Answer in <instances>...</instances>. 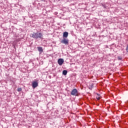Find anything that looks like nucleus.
Masks as SVG:
<instances>
[{
	"instance_id": "7",
	"label": "nucleus",
	"mask_w": 128,
	"mask_h": 128,
	"mask_svg": "<svg viewBox=\"0 0 128 128\" xmlns=\"http://www.w3.org/2000/svg\"><path fill=\"white\" fill-rule=\"evenodd\" d=\"M38 50L40 52H44V50H42V47H38Z\"/></svg>"
},
{
	"instance_id": "2",
	"label": "nucleus",
	"mask_w": 128,
	"mask_h": 128,
	"mask_svg": "<svg viewBox=\"0 0 128 128\" xmlns=\"http://www.w3.org/2000/svg\"><path fill=\"white\" fill-rule=\"evenodd\" d=\"M72 96H78V90L76 88L73 89L71 92Z\"/></svg>"
},
{
	"instance_id": "12",
	"label": "nucleus",
	"mask_w": 128,
	"mask_h": 128,
	"mask_svg": "<svg viewBox=\"0 0 128 128\" xmlns=\"http://www.w3.org/2000/svg\"><path fill=\"white\" fill-rule=\"evenodd\" d=\"M91 86H92V87H91V88H92V86H93L92 84Z\"/></svg>"
},
{
	"instance_id": "8",
	"label": "nucleus",
	"mask_w": 128,
	"mask_h": 128,
	"mask_svg": "<svg viewBox=\"0 0 128 128\" xmlns=\"http://www.w3.org/2000/svg\"><path fill=\"white\" fill-rule=\"evenodd\" d=\"M68 74V71L66 70H64L62 72V74H64V76H66V74Z\"/></svg>"
},
{
	"instance_id": "4",
	"label": "nucleus",
	"mask_w": 128,
	"mask_h": 128,
	"mask_svg": "<svg viewBox=\"0 0 128 128\" xmlns=\"http://www.w3.org/2000/svg\"><path fill=\"white\" fill-rule=\"evenodd\" d=\"M62 44H68V40L64 38L63 40L61 41Z\"/></svg>"
},
{
	"instance_id": "11",
	"label": "nucleus",
	"mask_w": 128,
	"mask_h": 128,
	"mask_svg": "<svg viewBox=\"0 0 128 128\" xmlns=\"http://www.w3.org/2000/svg\"><path fill=\"white\" fill-rule=\"evenodd\" d=\"M118 60H122V57H120V56H118Z\"/></svg>"
},
{
	"instance_id": "1",
	"label": "nucleus",
	"mask_w": 128,
	"mask_h": 128,
	"mask_svg": "<svg viewBox=\"0 0 128 128\" xmlns=\"http://www.w3.org/2000/svg\"><path fill=\"white\" fill-rule=\"evenodd\" d=\"M30 36L33 38H42V33L33 32L30 34Z\"/></svg>"
},
{
	"instance_id": "5",
	"label": "nucleus",
	"mask_w": 128,
	"mask_h": 128,
	"mask_svg": "<svg viewBox=\"0 0 128 128\" xmlns=\"http://www.w3.org/2000/svg\"><path fill=\"white\" fill-rule=\"evenodd\" d=\"M38 86V82L34 81L32 84V86L33 88H36Z\"/></svg>"
},
{
	"instance_id": "10",
	"label": "nucleus",
	"mask_w": 128,
	"mask_h": 128,
	"mask_svg": "<svg viewBox=\"0 0 128 128\" xmlns=\"http://www.w3.org/2000/svg\"><path fill=\"white\" fill-rule=\"evenodd\" d=\"M18 92H22V88H18Z\"/></svg>"
},
{
	"instance_id": "9",
	"label": "nucleus",
	"mask_w": 128,
	"mask_h": 128,
	"mask_svg": "<svg viewBox=\"0 0 128 128\" xmlns=\"http://www.w3.org/2000/svg\"><path fill=\"white\" fill-rule=\"evenodd\" d=\"M97 96H100V95H98V94H97ZM96 100H100V96H97L96 97Z\"/></svg>"
},
{
	"instance_id": "6",
	"label": "nucleus",
	"mask_w": 128,
	"mask_h": 128,
	"mask_svg": "<svg viewBox=\"0 0 128 128\" xmlns=\"http://www.w3.org/2000/svg\"><path fill=\"white\" fill-rule=\"evenodd\" d=\"M68 32H65L63 33V37L64 38H68Z\"/></svg>"
},
{
	"instance_id": "3",
	"label": "nucleus",
	"mask_w": 128,
	"mask_h": 128,
	"mask_svg": "<svg viewBox=\"0 0 128 128\" xmlns=\"http://www.w3.org/2000/svg\"><path fill=\"white\" fill-rule=\"evenodd\" d=\"M64 59L62 58H59L58 60V62L59 64V66H62V64L64 62Z\"/></svg>"
}]
</instances>
